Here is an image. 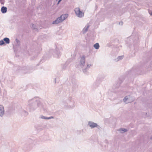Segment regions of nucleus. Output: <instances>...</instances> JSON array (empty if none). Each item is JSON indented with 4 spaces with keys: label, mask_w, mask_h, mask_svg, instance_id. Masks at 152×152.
<instances>
[{
    "label": "nucleus",
    "mask_w": 152,
    "mask_h": 152,
    "mask_svg": "<svg viewBox=\"0 0 152 152\" xmlns=\"http://www.w3.org/2000/svg\"><path fill=\"white\" fill-rule=\"evenodd\" d=\"M85 58L86 56L84 55L80 57V65L82 68L83 72L86 75H88L89 74L88 71L92 65L87 64L86 67L85 66Z\"/></svg>",
    "instance_id": "obj_3"
},
{
    "label": "nucleus",
    "mask_w": 152,
    "mask_h": 152,
    "mask_svg": "<svg viewBox=\"0 0 152 152\" xmlns=\"http://www.w3.org/2000/svg\"><path fill=\"white\" fill-rule=\"evenodd\" d=\"M131 39L132 40L133 43V45L134 47V49H135L136 46L137 45L139 42L138 38L137 37H136L134 38L133 35H131L130 37L127 38V39L130 40Z\"/></svg>",
    "instance_id": "obj_7"
},
{
    "label": "nucleus",
    "mask_w": 152,
    "mask_h": 152,
    "mask_svg": "<svg viewBox=\"0 0 152 152\" xmlns=\"http://www.w3.org/2000/svg\"><path fill=\"white\" fill-rule=\"evenodd\" d=\"M68 65L67 62L66 63L62 66V69L63 70H65L66 69Z\"/></svg>",
    "instance_id": "obj_20"
},
{
    "label": "nucleus",
    "mask_w": 152,
    "mask_h": 152,
    "mask_svg": "<svg viewBox=\"0 0 152 152\" xmlns=\"http://www.w3.org/2000/svg\"><path fill=\"white\" fill-rule=\"evenodd\" d=\"M119 131L121 133H123L127 132V130L125 128H121L119 129Z\"/></svg>",
    "instance_id": "obj_18"
},
{
    "label": "nucleus",
    "mask_w": 152,
    "mask_h": 152,
    "mask_svg": "<svg viewBox=\"0 0 152 152\" xmlns=\"http://www.w3.org/2000/svg\"><path fill=\"white\" fill-rule=\"evenodd\" d=\"M4 113V106L0 105V116L2 117Z\"/></svg>",
    "instance_id": "obj_12"
},
{
    "label": "nucleus",
    "mask_w": 152,
    "mask_h": 152,
    "mask_svg": "<svg viewBox=\"0 0 152 152\" xmlns=\"http://www.w3.org/2000/svg\"><path fill=\"white\" fill-rule=\"evenodd\" d=\"M120 84L118 83L114 84L113 87V89L114 90V91L116 93H118L120 95H124V92L123 91L119 90L121 89V88L119 87Z\"/></svg>",
    "instance_id": "obj_6"
},
{
    "label": "nucleus",
    "mask_w": 152,
    "mask_h": 152,
    "mask_svg": "<svg viewBox=\"0 0 152 152\" xmlns=\"http://www.w3.org/2000/svg\"><path fill=\"white\" fill-rule=\"evenodd\" d=\"M131 42H129V43H131Z\"/></svg>",
    "instance_id": "obj_40"
},
{
    "label": "nucleus",
    "mask_w": 152,
    "mask_h": 152,
    "mask_svg": "<svg viewBox=\"0 0 152 152\" xmlns=\"http://www.w3.org/2000/svg\"><path fill=\"white\" fill-rule=\"evenodd\" d=\"M40 118L44 119H48V117L45 116L43 115H41L40 116Z\"/></svg>",
    "instance_id": "obj_22"
},
{
    "label": "nucleus",
    "mask_w": 152,
    "mask_h": 152,
    "mask_svg": "<svg viewBox=\"0 0 152 152\" xmlns=\"http://www.w3.org/2000/svg\"><path fill=\"white\" fill-rule=\"evenodd\" d=\"M123 56H118L117 58V59H115V61H119V60L122 59L123 58Z\"/></svg>",
    "instance_id": "obj_19"
},
{
    "label": "nucleus",
    "mask_w": 152,
    "mask_h": 152,
    "mask_svg": "<svg viewBox=\"0 0 152 152\" xmlns=\"http://www.w3.org/2000/svg\"><path fill=\"white\" fill-rule=\"evenodd\" d=\"M3 40L4 42V44H9L10 43V39L8 37H5L3 39Z\"/></svg>",
    "instance_id": "obj_16"
},
{
    "label": "nucleus",
    "mask_w": 152,
    "mask_h": 152,
    "mask_svg": "<svg viewBox=\"0 0 152 152\" xmlns=\"http://www.w3.org/2000/svg\"><path fill=\"white\" fill-rule=\"evenodd\" d=\"M102 78L103 79H104V77L103 76H102Z\"/></svg>",
    "instance_id": "obj_37"
},
{
    "label": "nucleus",
    "mask_w": 152,
    "mask_h": 152,
    "mask_svg": "<svg viewBox=\"0 0 152 152\" xmlns=\"http://www.w3.org/2000/svg\"><path fill=\"white\" fill-rule=\"evenodd\" d=\"M28 106L30 112L34 111L38 108L40 109L42 108L41 102L37 97L29 99L28 101Z\"/></svg>",
    "instance_id": "obj_1"
},
{
    "label": "nucleus",
    "mask_w": 152,
    "mask_h": 152,
    "mask_svg": "<svg viewBox=\"0 0 152 152\" xmlns=\"http://www.w3.org/2000/svg\"><path fill=\"white\" fill-rule=\"evenodd\" d=\"M5 45V44L4 42L3 39L0 41V45Z\"/></svg>",
    "instance_id": "obj_24"
},
{
    "label": "nucleus",
    "mask_w": 152,
    "mask_h": 152,
    "mask_svg": "<svg viewBox=\"0 0 152 152\" xmlns=\"http://www.w3.org/2000/svg\"><path fill=\"white\" fill-rule=\"evenodd\" d=\"M45 35H41L39 37V38L40 39V38H42V37H45Z\"/></svg>",
    "instance_id": "obj_33"
},
{
    "label": "nucleus",
    "mask_w": 152,
    "mask_h": 152,
    "mask_svg": "<svg viewBox=\"0 0 152 152\" xmlns=\"http://www.w3.org/2000/svg\"><path fill=\"white\" fill-rule=\"evenodd\" d=\"M71 81L72 84V89L73 91H74L78 87L77 82L76 80L74 79H71Z\"/></svg>",
    "instance_id": "obj_10"
},
{
    "label": "nucleus",
    "mask_w": 152,
    "mask_h": 152,
    "mask_svg": "<svg viewBox=\"0 0 152 152\" xmlns=\"http://www.w3.org/2000/svg\"><path fill=\"white\" fill-rule=\"evenodd\" d=\"M28 141L29 142H30L31 143H33V140L31 139H29L28 140Z\"/></svg>",
    "instance_id": "obj_28"
},
{
    "label": "nucleus",
    "mask_w": 152,
    "mask_h": 152,
    "mask_svg": "<svg viewBox=\"0 0 152 152\" xmlns=\"http://www.w3.org/2000/svg\"><path fill=\"white\" fill-rule=\"evenodd\" d=\"M83 130H78L77 131V133L78 134H82V133L83 132Z\"/></svg>",
    "instance_id": "obj_25"
},
{
    "label": "nucleus",
    "mask_w": 152,
    "mask_h": 152,
    "mask_svg": "<svg viewBox=\"0 0 152 152\" xmlns=\"http://www.w3.org/2000/svg\"><path fill=\"white\" fill-rule=\"evenodd\" d=\"M62 103L64 107L66 108H73L75 106V101L71 97L63 100Z\"/></svg>",
    "instance_id": "obj_4"
},
{
    "label": "nucleus",
    "mask_w": 152,
    "mask_h": 152,
    "mask_svg": "<svg viewBox=\"0 0 152 152\" xmlns=\"http://www.w3.org/2000/svg\"><path fill=\"white\" fill-rule=\"evenodd\" d=\"M95 86L94 87V88H96L97 86V85H96L95 83L93 84V86Z\"/></svg>",
    "instance_id": "obj_32"
},
{
    "label": "nucleus",
    "mask_w": 152,
    "mask_h": 152,
    "mask_svg": "<svg viewBox=\"0 0 152 152\" xmlns=\"http://www.w3.org/2000/svg\"><path fill=\"white\" fill-rule=\"evenodd\" d=\"M123 24V22L121 21L119 23V24L120 25H122Z\"/></svg>",
    "instance_id": "obj_30"
},
{
    "label": "nucleus",
    "mask_w": 152,
    "mask_h": 152,
    "mask_svg": "<svg viewBox=\"0 0 152 152\" xmlns=\"http://www.w3.org/2000/svg\"><path fill=\"white\" fill-rule=\"evenodd\" d=\"M53 55L55 57L58 58L61 56L60 51L57 49H56V50L54 52Z\"/></svg>",
    "instance_id": "obj_13"
},
{
    "label": "nucleus",
    "mask_w": 152,
    "mask_h": 152,
    "mask_svg": "<svg viewBox=\"0 0 152 152\" xmlns=\"http://www.w3.org/2000/svg\"><path fill=\"white\" fill-rule=\"evenodd\" d=\"M68 16V14H67L62 15L60 17H58L55 20L53 21L52 23L53 24H56L61 23L67 18Z\"/></svg>",
    "instance_id": "obj_5"
},
{
    "label": "nucleus",
    "mask_w": 152,
    "mask_h": 152,
    "mask_svg": "<svg viewBox=\"0 0 152 152\" xmlns=\"http://www.w3.org/2000/svg\"><path fill=\"white\" fill-rule=\"evenodd\" d=\"M150 139H151L152 140V136L151 137Z\"/></svg>",
    "instance_id": "obj_36"
},
{
    "label": "nucleus",
    "mask_w": 152,
    "mask_h": 152,
    "mask_svg": "<svg viewBox=\"0 0 152 152\" xmlns=\"http://www.w3.org/2000/svg\"><path fill=\"white\" fill-rule=\"evenodd\" d=\"M136 49H137V47H136Z\"/></svg>",
    "instance_id": "obj_42"
},
{
    "label": "nucleus",
    "mask_w": 152,
    "mask_h": 152,
    "mask_svg": "<svg viewBox=\"0 0 152 152\" xmlns=\"http://www.w3.org/2000/svg\"><path fill=\"white\" fill-rule=\"evenodd\" d=\"M74 11L77 17L79 18H82L84 16V13L80 10L79 8L77 7L75 8Z\"/></svg>",
    "instance_id": "obj_8"
},
{
    "label": "nucleus",
    "mask_w": 152,
    "mask_h": 152,
    "mask_svg": "<svg viewBox=\"0 0 152 152\" xmlns=\"http://www.w3.org/2000/svg\"><path fill=\"white\" fill-rule=\"evenodd\" d=\"M131 97L129 95L125 96L124 98L123 99V100L124 102L126 103H128L130 102H132L133 101V100H132L131 101L130 100V99Z\"/></svg>",
    "instance_id": "obj_11"
},
{
    "label": "nucleus",
    "mask_w": 152,
    "mask_h": 152,
    "mask_svg": "<svg viewBox=\"0 0 152 152\" xmlns=\"http://www.w3.org/2000/svg\"><path fill=\"white\" fill-rule=\"evenodd\" d=\"M15 42L17 45L19 46L20 45V42L19 40L16 38L15 39Z\"/></svg>",
    "instance_id": "obj_21"
},
{
    "label": "nucleus",
    "mask_w": 152,
    "mask_h": 152,
    "mask_svg": "<svg viewBox=\"0 0 152 152\" xmlns=\"http://www.w3.org/2000/svg\"><path fill=\"white\" fill-rule=\"evenodd\" d=\"M150 15H151L152 16V12L151 13Z\"/></svg>",
    "instance_id": "obj_35"
},
{
    "label": "nucleus",
    "mask_w": 152,
    "mask_h": 152,
    "mask_svg": "<svg viewBox=\"0 0 152 152\" xmlns=\"http://www.w3.org/2000/svg\"><path fill=\"white\" fill-rule=\"evenodd\" d=\"M7 8L6 7L3 6L1 8V11L3 14L7 12Z\"/></svg>",
    "instance_id": "obj_15"
},
{
    "label": "nucleus",
    "mask_w": 152,
    "mask_h": 152,
    "mask_svg": "<svg viewBox=\"0 0 152 152\" xmlns=\"http://www.w3.org/2000/svg\"><path fill=\"white\" fill-rule=\"evenodd\" d=\"M94 47L95 49H99V44L98 43H95L94 45Z\"/></svg>",
    "instance_id": "obj_17"
},
{
    "label": "nucleus",
    "mask_w": 152,
    "mask_h": 152,
    "mask_svg": "<svg viewBox=\"0 0 152 152\" xmlns=\"http://www.w3.org/2000/svg\"><path fill=\"white\" fill-rule=\"evenodd\" d=\"M88 124L92 129L95 127H96L99 129L100 127L96 123H95L91 121H89L88 122Z\"/></svg>",
    "instance_id": "obj_9"
},
{
    "label": "nucleus",
    "mask_w": 152,
    "mask_h": 152,
    "mask_svg": "<svg viewBox=\"0 0 152 152\" xmlns=\"http://www.w3.org/2000/svg\"><path fill=\"white\" fill-rule=\"evenodd\" d=\"M89 26H90L89 25H87L82 30L83 34H85L87 32Z\"/></svg>",
    "instance_id": "obj_14"
},
{
    "label": "nucleus",
    "mask_w": 152,
    "mask_h": 152,
    "mask_svg": "<svg viewBox=\"0 0 152 152\" xmlns=\"http://www.w3.org/2000/svg\"><path fill=\"white\" fill-rule=\"evenodd\" d=\"M45 56H44L42 58V59L40 61V63H43L45 61Z\"/></svg>",
    "instance_id": "obj_26"
},
{
    "label": "nucleus",
    "mask_w": 152,
    "mask_h": 152,
    "mask_svg": "<svg viewBox=\"0 0 152 152\" xmlns=\"http://www.w3.org/2000/svg\"><path fill=\"white\" fill-rule=\"evenodd\" d=\"M34 67L29 66H26L21 67L17 65L13 68L14 73L21 72L24 74L30 73L33 71L35 69Z\"/></svg>",
    "instance_id": "obj_2"
},
{
    "label": "nucleus",
    "mask_w": 152,
    "mask_h": 152,
    "mask_svg": "<svg viewBox=\"0 0 152 152\" xmlns=\"http://www.w3.org/2000/svg\"><path fill=\"white\" fill-rule=\"evenodd\" d=\"M54 117L51 116L49 117H48V119H51L54 118Z\"/></svg>",
    "instance_id": "obj_29"
},
{
    "label": "nucleus",
    "mask_w": 152,
    "mask_h": 152,
    "mask_svg": "<svg viewBox=\"0 0 152 152\" xmlns=\"http://www.w3.org/2000/svg\"><path fill=\"white\" fill-rule=\"evenodd\" d=\"M134 56V55H133V56Z\"/></svg>",
    "instance_id": "obj_38"
},
{
    "label": "nucleus",
    "mask_w": 152,
    "mask_h": 152,
    "mask_svg": "<svg viewBox=\"0 0 152 152\" xmlns=\"http://www.w3.org/2000/svg\"><path fill=\"white\" fill-rule=\"evenodd\" d=\"M4 1V0H2V1H1V4H3V5L4 4V1Z\"/></svg>",
    "instance_id": "obj_31"
},
{
    "label": "nucleus",
    "mask_w": 152,
    "mask_h": 152,
    "mask_svg": "<svg viewBox=\"0 0 152 152\" xmlns=\"http://www.w3.org/2000/svg\"><path fill=\"white\" fill-rule=\"evenodd\" d=\"M31 27L33 29L35 30L36 31H37L38 30L37 28L35 27V26H34V24L33 23L31 24Z\"/></svg>",
    "instance_id": "obj_23"
},
{
    "label": "nucleus",
    "mask_w": 152,
    "mask_h": 152,
    "mask_svg": "<svg viewBox=\"0 0 152 152\" xmlns=\"http://www.w3.org/2000/svg\"><path fill=\"white\" fill-rule=\"evenodd\" d=\"M134 56V55H133V56Z\"/></svg>",
    "instance_id": "obj_39"
},
{
    "label": "nucleus",
    "mask_w": 152,
    "mask_h": 152,
    "mask_svg": "<svg viewBox=\"0 0 152 152\" xmlns=\"http://www.w3.org/2000/svg\"><path fill=\"white\" fill-rule=\"evenodd\" d=\"M40 50H41L42 49H41V48H40Z\"/></svg>",
    "instance_id": "obj_41"
},
{
    "label": "nucleus",
    "mask_w": 152,
    "mask_h": 152,
    "mask_svg": "<svg viewBox=\"0 0 152 152\" xmlns=\"http://www.w3.org/2000/svg\"><path fill=\"white\" fill-rule=\"evenodd\" d=\"M61 1H60V0H58V3H57V4H59V3L60 2H61Z\"/></svg>",
    "instance_id": "obj_34"
},
{
    "label": "nucleus",
    "mask_w": 152,
    "mask_h": 152,
    "mask_svg": "<svg viewBox=\"0 0 152 152\" xmlns=\"http://www.w3.org/2000/svg\"><path fill=\"white\" fill-rule=\"evenodd\" d=\"M23 113L25 116H27L28 114V112L26 110H24L23 111Z\"/></svg>",
    "instance_id": "obj_27"
}]
</instances>
